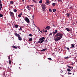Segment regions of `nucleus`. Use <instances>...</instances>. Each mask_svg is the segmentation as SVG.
Masks as SVG:
<instances>
[{
	"label": "nucleus",
	"mask_w": 77,
	"mask_h": 77,
	"mask_svg": "<svg viewBox=\"0 0 77 77\" xmlns=\"http://www.w3.org/2000/svg\"><path fill=\"white\" fill-rule=\"evenodd\" d=\"M57 30H55L54 32H55L56 33L55 35V37L56 38L54 39L55 41H59V40L62 39V38L63 36V34L60 33H59L57 32Z\"/></svg>",
	"instance_id": "f257e3e1"
},
{
	"label": "nucleus",
	"mask_w": 77,
	"mask_h": 77,
	"mask_svg": "<svg viewBox=\"0 0 77 77\" xmlns=\"http://www.w3.org/2000/svg\"><path fill=\"white\" fill-rule=\"evenodd\" d=\"M15 35L17 37H18V39L19 40V41H22V38L21 37V36L20 35V34L16 33L15 34Z\"/></svg>",
	"instance_id": "f03ea898"
},
{
	"label": "nucleus",
	"mask_w": 77,
	"mask_h": 77,
	"mask_svg": "<svg viewBox=\"0 0 77 77\" xmlns=\"http://www.w3.org/2000/svg\"><path fill=\"white\" fill-rule=\"evenodd\" d=\"M45 38L44 37H43L41 38H40L39 40V41H41V42L42 43L43 42H44L45 41Z\"/></svg>",
	"instance_id": "7ed1b4c3"
},
{
	"label": "nucleus",
	"mask_w": 77,
	"mask_h": 77,
	"mask_svg": "<svg viewBox=\"0 0 77 77\" xmlns=\"http://www.w3.org/2000/svg\"><path fill=\"white\" fill-rule=\"evenodd\" d=\"M24 20H25L27 22V23H30V20H29V19L28 18V17H25L24 18Z\"/></svg>",
	"instance_id": "20e7f679"
},
{
	"label": "nucleus",
	"mask_w": 77,
	"mask_h": 77,
	"mask_svg": "<svg viewBox=\"0 0 77 77\" xmlns=\"http://www.w3.org/2000/svg\"><path fill=\"white\" fill-rule=\"evenodd\" d=\"M46 6V5L45 4H42V9H43V11H45V10L46 9V7H45V6Z\"/></svg>",
	"instance_id": "39448f33"
},
{
	"label": "nucleus",
	"mask_w": 77,
	"mask_h": 77,
	"mask_svg": "<svg viewBox=\"0 0 77 77\" xmlns=\"http://www.w3.org/2000/svg\"><path fill=\"white\" fill-rule=\"evenodd\" d=\"M9 13L11 17H12V18H14V17H15L14 14L13 12H12L11 11H10Z\"/></svg>",
	"instance_id": "423d86ee"
},
{
	"label": "nucleus",
	"mask_w": 77,
	"mask_h": 77,
	"mask_svg": "<svg viewBox=\"0 0 77 77\" xmlns=\"http://www.w3.org/2000/svg\"><path fill=\"white\" fill-rule=\"evenodd\" d=\"M33 19H34V15H33L32 16V20L33 21V25L34 26H35V24L34 23V21H33Z\"/></svg>",
	"instance_id": "0eeeda50"
},
{
	"label": "nucleus",
	"mask_w": 77,
	"mask_h": 77,
	"mask_svg": "<svg viewBox=\"0 0 77 77\" xmlns=\"http://www.w3.org/2000/svg\"><path fill=\"white\" fill-rule=\"evenodd\" d=\"M46 5H49V4L50 3V1L49 0H47L46 1Z\"/></svg>",
	"instance_id": "6e6552de"
},
{
	"label": "nucleus",
	"mask_w": 77,
	"mask_h": 77,
	"mask_svg": "<svg viewBox=\"0 0 77 77\" xmlns=\"http://www.w3.org/2000/svg\"><path fill=\"white\" fill-rule=\"evenodd\" d=\"M66 30H67V32H70L71 30L69 29L68 28H67L65 29Z\"/></svg>",
	"instance_id": "1a4fd4ad"
},
{
	"label": "nucleus",
	"mask_w": 77,
	"mask_h": 77,
	"mask_svg": "<svg viewBox=\"0 0 77 77\" xmlns=\"http://www.w3.org/2000/svg\"><path fill=\"white\" fill-rule=\"evenodd\" d=\"M53 35V36H54L55 37V35H56V34H57V33H56V32H54L52 33Z\"/></svg>",
	"instance_id": "9d476101"
},
{
	"label": "nucleus",
	"mask_w": 77,
	"mask_h": 77,
	"mask_svg": "<svg viewBox=\"0 0 77 77\" xmlns=\"http://www.w3.org/2000/svg\"><path fill=\"white\" fill-rule=\"evenodd\" d=\"M71 47H70V48H73L74 47H75V45H74V44H71Z\"/></svg>",
	"instance_id": "9b49d317"
},
{
	"label": "nucleus",
	"mask_w": 77,
	"mask_h": 77,
	"mask_svg": "<svg viewBox=\"0 0 77 77\" xmlns=\"http://www.w3.org/2000/svg\"><path fill=\"white\" fill-rule=\"evenodd\" d=\"M19 27V26L18 25H14V27H15V28H18Z\"/></svg>",
	"instance_id": "f8f14e48"
},
{
	"label": "nucleus",
	"mask_w": 77,
	"mask_h": 77,
	"mask_svg": "<svg viewBox=\"0 0 77 77\" xmlns=\"http://www.w3.org/2000/svg\"><path fill=\"white\" fill-rule=\"evenodd\" d=\"M26 8L27 9H28V10H30V7H29V6H27V7H26Z\"/></svg>",
	"instance_id": "ddd939ff"
},
{
	"label": "nucleus",
	"mask_w": 77,
	"mask_h": 77,
	"mask_svg": "<svg viewBox=\"0 0 77 77\" xmlns=\"http://www.w3.org/2000/svg\"><path fill=\"white\" fill-rule=\"evenodd\" d=\"M10 3L11 5H13V4L14 3V1H10Z\"/></svg>",
	"instance_id": "4468645a"
},
{
	"label": "nucleus",
	"mask_w": 77,
	"mask_h": 77,
	"mask_svg": "<svg viewBox=\"0 0 77 77\" xmlns=\"http://www.w3.org/2000/svg\"><path fill=\"white\" fill-rule=\"evenodd\" d=\"M45 50H47L46 48H45L43 50H41V51H45Z\"/></svg>",
	"instance_id": "2eb2a0df"
},
{
	"label": "nucleus",
	"mask_w": 77,
	"mask_h": 77,
	"mask_svg": "<svg viewBox=\"0 0 77 77\" xmlns=\"http://www.w3.org/2000/svg\"><path fill=\"white\" fill-rule=\"evenodd\" d=\"M70 15V13H67L66 14V15H67V17H69Z\"/></svg>",
	"instance_id": "dca6fc26"
},
{
	"label": "nucleus",
	"mask_w": 77,
	"mask_h": 77,
	"mask_svg": "<svg viewBox=\"0 0 77 77\" xmlns=\"http://www.w3.org/2000/svg\"><path fill=\"white\" fill-rule=\"evenodd\" d=\"M37 44H41V43H42V42H41V41H39H39L38 42H36Z\"/></svg>",
	"instance_id": "f3484780"
},
{
	"label": "nucleus",
	"mask_w": 77,
	"mask_h": 77,
	"mask_svg": "<svg viewBox=\"0 0 77 77\" xmlns=\"http://www.w3.org/2000/svg\"><path fill=\"white\" fill-rule=\"evenodd\" d=\"M69 58V57H64V59H68Z\"/></svg>",
	"instance_id": "a211bd4d"
},
{
	"label": "nucleus",
	"mask_w": 77,
	"mask_h": 77,
	"mask_svg": "<svg viewBox=\"0 0 77 77\" xmlns=\"http://www.w3.org/2000/svg\"><path fill=\"white\" fill-rule=\"evenodd\" d=\"M3 5L2 4V1L0 0V6H2Z\"/></svg>",
	"instance_id": "6ab92c4d"
},
{
	"label": "nucleus",
	"mask_w": 77,
	"mask_h": 77,
	"mask_svg": "<svg viewBox=\"0 0 77 77\" xmlns=\"http://www.w3.org/2000/svg\"><path fill=\"white\" fill-rule=\"evenodd\" d=\"M67 71L68 72H70L71 71V69L69 68L67 69Z\"/></svg>",
	"instance_id": "aec40b11"
},
{
	"label": "nucleus",
	"mask_w": 77,
	"mask_h": 77,
	"mask_svg": "<svg viewBox=\"0 0 77 77\" xmlns=\"http://www.w3.org/2000/svg\"><path fill=\"white\" fill-rule=\"evenodd\" d=\"M52 5L54 7V6H55V5H56V3H53Z\"/></svg>",
	"instance_id": "412c9836"
},
{
	"label": "nucleus",
	"mask_w": 77,
	"mask_h": 77,
	"mask_svg": "<svg viewBox=\"0 0 77 77\" xmlns=\"http://www.w3.org/2000/svg\"><path fill=\"white\" fill-rule=\"evenodd\" d=\"M56 10L54 9H53V12H56Z\"/></svg>",
	"instance_id": "4be33fe9"
},
{
	"label": "nucleus",
	"mask_w": 77,
	"mask_h": 77,
	"mask_svg": "<svg viewBox=\"0 0 77 77\" xmlns=\"http://www.w3.org/2000/svg\"><path fill=\"white\" fill-rule=\"evenodd\" d=\"M3 17V15H2V14H0V17Z\"/></svg>",
	"instance_id": "5701e85b"
},
{
	"label": "nucleus",
	"mask_w": 77,
	"mask_h": 77,
	"mask_svg": "<svg viewBox=\"0 0 77 77\" xmlns=\"http://www.w3.org/2000/svg\"><path fill=\"white\" fill-rule=\"evenodd\" d=\"M49 11L50 12H52V11L51 10V8L49 9Z\"/></svg>",
	"instance_id": "b1692460"
},
{
	"label": "nucleus",
	"mask_w": 77,
	"mask_h": 77,
	"mask_svg": "<svg viewBox=\"0 0 77 77\" xmlns=\"http://www.w3.org/2000/svg\"><path fill=\"white\" fill-rule=\"evenodd\" d=\"M67 67H68V68H70V69H71L72 67L71 66H69L67 65Z\"/></svg>",
	"instance_id": "393cba45"
},
{
	"label": "nucleus",
	"mask_w": 77,
	"mask_h": 77,
	"mask_svg": "<svg viewBox=\"0 0 77 77\" xmlns=\"http://www.w3.org/2000/svg\"><path fill=\"white\" fill-rule=\"evenodd\" d=\"M32 38H30L29 39V41H32Z\"/></svg>",
	"instance_id": "a878e982"
},
{
	"label": "nucleus",
	"mask_w": 77,
	"mask_h": 77,
	"mask_svg": "<svg viewBox=\"0 0 77 77\" xmlns=\"http://www.w3.org/2000/svg\"><path fill=\"white\" fill-rule=\"evenodd\" d=\"M47 39H48V38H47L46 39V40L45 41V42H46V43H47V42H48V40H47Z\"/></svg>",
	"instance_id": "bb28decb"
},
{
	"label": "nucleus",
	"mask_w": 77,
	"mask_h": 77,
	"mask_svg": "<svg viewBox=\"0 0 77 77\" xmlns=\"http://www.w3.org/2000/svg\"><path fill=\"white\" fill-rule=\"evenodd\" d=\"M13 48H16V49H17V46H13Z\"/></svg>",
	"instance_id": "cd10ccee"
},
{
	"label": "nucleus",
	"mask_w": 77,
	"mask_h": 77,
	"mask_svg": "<svg viewBox=\"0 0 77 77\" xmlns=\"http://www.w3.org/2000/svg\"><path fill=\"white\" fill-rule=\"evenodd\" d=\"M14 12H17V10L16 9H14Z\"/></svg>",
	"instance_id": "c85d7f7f"
},
{
	"label": "nucleus",
	"mask_w": 77,
	"mask_h": 77,
	"mask_svg": "<svg viewBox=\"0 0 77 77\" xmlns=\"http://www.w3.org/2000/svg\"><path fill=\"white\" fill-rule=\"evenodd\" d=\"M42 3V0H41L39 1V3Z\"/></svg>",
	"instance_id": "c756f323"
},
{
	"label": "nucleus",
	"mask_w": 77,
	"mask_h": 77,
	"mask_svg": "<svg viewBox=\"0 0 77 77\" xmlns=\"http://www.w3.org/2000/svg\"><path fill=\"white\" fill-rule=\"evenodd\" d=\"M18 17H20V18L21 17V16L20 15V14L18 15Z\"/></svg>",
	"instance_id": "7c9ffc66"
},
{
	"label": "nucleus",
	"mask_w": 77,
	"mask_h": 77,
	"mask_svg": "<svg viewBox=\"0 0 77 77\" xmlns=\"http://www.w3.org/2000/svg\"><path fill=\"white\" fill-rule=\"evenodd\" d=\"M48 59L49 60H52V59L51 58H48Z\"/></svg>",
	"instance_id": "2f4dec72"
},
{
	"label": "nucleus",
	"mask_w": 77,
	"mask_h": 77,
	"mask_svg": "<svg viewBox=\"0 0 77 77\" xmlns=\"http://www.w3.org/2000/svg\"><path fill=\"white\" fill-rule=\"evenodd\" d=\"M9 64L10 65H11V60H9Z\"/></svg>",
	"instance_id": "473e14b6"
},
{
	"label": "nucleus",
	"mask_w": 77,
	"mask_h": 77,
	"mask_svg": "<svg viewBox=\"0 0 77 77\" xmlns=\"http://www.w3.org/2000/svg\"><path fill=\"white\" fill-rule=\"evenodd\" d=\"M58 2H62V0H57Z\"/></svg>",
	"instance_id": "72a5a7b5"
},
{
	"label": "nucleus",
	"mask_w": 77,
	"mask_h": 77,
	"mask_svg": "<svg viewBox=\"0 0 77 77\" xmlns=\"http://www.w3.org/2000/svg\"><path fill=\"white\" fill-rule=\"evenodd\" d=\"M69 9H73V7H72V6H71L69 7Z\"/></svg>",
	"instance_id": "f704fd0d"
},
{
	"label": "nucleus",
	"mask_w": 77,
	"mask_h": 77,
	"mask_svg": "<svg viewBox=\"0 0 77 77\" xmlns=\"http://www.w3.org/2000/svg\"><path fill=\"white\" fill-rule=\"evenodd\" d=\"M48 29H51V27L50 26H48Z\"/></svg>",
	"instance_id": "c9c22d12"
},
{
	"label": "nucleus",
	"mask_w": 77,
	"mask_h": 77,
	"mask_svg": "<svg viewBox=\"0 0 77 77\" xmlns=\"http://www.w3.org/2000/svg\"><path fill=\"white\" fill-rule=\"evenodd\" d=\"M68 75H69V74H72V73H70V72H68Z\"/></svg>",
	"instance_id": "e433bc0d"
},
{
	"label": "nucleus",
	"mask_w": 77,
	"mask_h": 77,
	"mask_svg": "<svg viewBox=\"0 0 77 77\" xmlns=\"http://www.w3.org/2000/svg\"><path fill=\"white\" fill-rule=\"evenodd\" d=\"M32 2H35V3H37V2L35 1V0H32Z\"/></svg>",
	"instance_id": "4c0bfd02"
},
{
	"label": "nucleus",
	"mask_w": 77,
	"mask_h": 77,
	"mask_svg": "<svg viewBox=\"0 0 77 77\" xmlns=\"http://www.w3.org/2000/svg\"><path fill=\"white\" fill-rule=\"evenodd\" d=\"M30 6H31V8H33V6H34V5H31Z\"/></svg>",
	"instance_id": "58836bf2"
},
{
	"label": "nucleus",
	"mask_w": 77,
	"mask_h": 77,
	"mask_svg": "<svg viewBox=\"0 0 77 77\" xmlns=\"http://www.w3.org/2000/svg\"><path fill=\"white\" fill-rule=\"evenodd\" d=\"M43 32H47V30H45V31H44Z\"/></svg>",
	"instance_id": "ea45409f"
},
{
	"label": "nucleus",
	"mask_w": 77,
	"mask_h": 77,
	"mask_svg": "<svg viewBox=\"0 0 77 77\" xmlns=\"http://www.w3.org/2000/svg\"><path fill=\"white\" fill-rule=\"evenodd\" d=\"M3 75H5V72H4L3 73Z\"/></svg>",
	"instance_id": "a19ab883"
},
{
	"label": "nucleus",
	"mask_w": 77,
	"mask_h": 77,
	"mask_svg": "<svg viewBox=\"0 0 77 77\" xmlns=\"http://www.w3.org/2000/svg\"><path fill=\"white\" fill-rule=\"evenodd\" d=\"M48 26H47L46 27L45 29H48Z\"/></svg>",
	"instance_id": "79ce46f5"
},
{
	"label": "nucleus",
	"mask_w": 77,
	"mask_h": 77,
	"mask_svg": "<svg viewBox=\"0 0 77 77\" xmlns=\"http://www.w3.org/2000/svg\"><path fill=\"white\" fill-rule=\"evenodd\" d=\"M52 33H50L49 34V36H50V35H52Z\"/></svg>",
	"instance_id": "37998d69"
},
{
	"label": "nucleus",
	"mask_w": 77,
	"mask_h": 77,
	"mask_svg": "<svg viewBox=\"0 0 77 77\" xmlns=\"http://www.w3.org/2000/svg\"><path fill=\"white\" fill-rule=\"evenodd\" d=\"M20 30L21 31V30H23V29L21 28V27H20Z\"/></svg>",
	"instance_id": "c03bdc74"
},
{
	"label": "nucleus",
	"mask_w": 77,
	"mask_h": 77,
	"mask_svg": "<svg viewBox=\"0 0 77 77\" xmlns=\"http://www.w3.org/2000/svg\"><path fill=\"white\" fill-rule=\"evenodd\" d=\"M8 59H9V60H10V59H11V58L10 57L8 56Z\"/></svg>",
	"instance_id": "a18cd8bd"
},
{
	"label": "nucleus",
	"mask_w": 77,
	"mask_h": 77,
	"mask_svg": "<svg viewBox=\"0 0 77 77\" xmlns=\"http://www.w3.org/2000/svg\"><path fill=\"white\" fill-rule=\"evenodd\" d=\"M32 35L31 34H30L29 35V36H31Z\"/></svg>",
	"instance_id": "49530a36"
},
{
	"label": "nucleus",
	"mask_w": 77,
	"mask_h": 77,
	"mask_svg": "<svg viewBox=\"0 0 77 77\" xmlns=\"http://www.w3.org/2000/svg\"><path fill=\"white\" fill-rule=\"evenodd\" d=\"M2 8V6H1L0 7V10H1V9Z\"/></svg>",
	"instance_id": "de8ad7c7"
},
{
	"label": "nucleus",
	"mask_w": 77,
	"mask_h": 77,
	"mask_svg": "<svg viewBox=\"0 0 77 77\" xmlns=\"http://www.w3.org/2000/svg\"><path fill=\"white\" fill-rule=\"evenodd\" d=\"M67 50H69V48H67Z\"/></svg>",
	"instance_id": "09e8293b"
},
{
	"label": "nucleus",
	"mask_w": 77,
	"mask_h": 77,
	"mask_svg": "<svg viewBox=\"0 0 77 77\" xmlns=\"http://www.w3.org/2000/svg\"><path fill=\"white\" fill-rule=\"evenodd\" d=\"M20 15L21 16V15H23V14H22V13H21L20 14Z\"/></svg>",
	"instance_id": "8fccbe9b"
},
{
	"label": "nucleus",
	"mask_w": 77,
	"mask_h": 77,
	"mask_svg": "<svg viewBox=\"0 0 77 77\" xmlns=\"http://www.w3.org/2000/svg\"><path fill=\"white\" fill-rule=\"evenodd\" d=\"M37 28L38 29H39V27H38V26H37Z\"/></svg>",
	"instance_id": "3c124183"
},
{
	"label": "nucleus",
	"mask_w": 77,
	"mask_h": 77,
	"mask_svg": "<svg viewBox=\"0 0 77 77\" xmlns=\"http://www.w3.org/2000/svg\"><path fill=\"white\" fill-rule=\"evenodd\" d=\"M38 31H40V29H38Z\"/></svg>",
	"instance_id": "603ef678"
},
{
	"label": "nucleus",
	"mask_w": 77,
	"mask_h": 77,
	"mask_svg": "<svg viewBox=\"0 0 77 77\" xmlns=\"http://www.w3.org/2000/svg\"><path fill=\"white\" fill-rule=\"evenodd\" d=\"M35 26V27H37V26H36V25H34Z\"/></svg>",
	"instance_id": "864d4df0"
},
{
	"label": "nucleus",
	"mask_w": 77,
	"mask_h": 77,
	"mask_svg": "<svg viewBox=\"0 0 77 77\" xmlns=\"http://www.w3.org/2000/svg\"><path fill=\"white\" fill-rule=\"evenodd\" d=\"M40 32H41V33H42V31H40Z\"/></svg>",
	"instance_id": "5fc2aeb1"
},
{
	"label": "nucleus",
	"mask_w": 77,
	"mask_h": 77,
	"mask_svg": "<svg viewBox=\"0 0 77 77\" xmlns=\"http://www.w3.org/2000/svg\"><path fill=\"white\" fill-rule=\"evenodd\" d=\"M71 68H72V69H73V67H71Z\"/></svg>",
	"instance_id": "6e6d98bb"
},
{
	"label": "nucleus",
	"mask_w": 77,
	"mask_h": 77,
	"mask_svg": "<svg viewBox=\"0 0 77 77\" xmlns=\"http://www.w3.org/2000/svg\"><path fill=\"white\" fill-rule=\"evenodd\" d=\"M24 0H22V2H24Z\"/></svg>",
	"instance_id": "4d7b16f0"
},
{
	"label": "nucleus",
	"mask_w": 77,
	"mask_h": 77,
	"mask_svg": "<svg viewBox=\"0 0 77 77\" xmlns=\"http://www.w3.org/2000/svg\"><path fill=\"white\" fill-rule=\"evenodd\" d=\"M5 18H6V17H5Z\"/></svg>",
	"instance_id": "13d9d810"
},
{
	"label": "nucleus",
	"mask_w": 77,
	"mask_h": 77,
	"mask_svg": "<svg viewBox=\"0 0 77 77\" xmlns=\"http://www.w3.org/2000/svg\"><path fill=\"white\" fill-rule=\"evenodd\" d=\"M44 30L43 29V32H44Z\"/></svg>",
	"instance_id": "bf43d9fd"
},
{
	"label": "nucleus",
	"mask_w": 77,
	"mask_h": 77,
	"mask_svg": "<svg viewBox=\"0 0 77 77\" xmlns=\"http://www.w3.org/2000/svg\"><path fill=\"white\" fill-rule=\"evenodd\" d=\"M52 1H53L54 0H51Z\"/></svg>",
	"instance_id": "052dcab7"
},
{
	"label": "nucleus",
	"mask_w": 77,
	"mask_h": 77,
	"mask_svg": "<svg viewBox=\"0 0 77 77\" xmlns=\"http://www.w3.org/2000/svg\"><path fill=\"white\" fill-rule=\"evenodd\" d=\"M19 30H20V29H19Z\"/></svg>",
	"instance_id": "680f3d73"
},
{
	"label": "nucleus",
	"mask_w": 77,
	"mask_h": 77,
	"mask_svg": "<svg viewBox=\"0 0 77 77\" xmlns=\"http://www.w3.org/2000/svg\"><path fill=\"white\" fill-rule=\"evenodd\" d=\"M19 69H20V67H19Z\"/></svg>",
	"instance_id": "e2e57ef3"
},
{
	"label": "nucleus",
	"mask_w": 77,
	"mask_h": 77,
	"mask_svg": "<svg viewBox=\"0 0 77 77\" xmlns=\"http://www.w3.org/2000/svg\"><path fill=\"white\" fill-rule=\"evenodd\" d=\"M59 50H60V49H59Z\"/></svg>",
	"instance_id": "0e129e2a"
},
{
	"label": "nucleus",
	"mask_w": 77,
	"mask_h": 77,
	"mask_svg": "<svg viewBox=\"0 0 77 77\" xmlns=\"http://www.w3.org/2000/svg\"><path fill=\"white\" fill-rule=\"evenodd\" d=\"M69 50V51H70V50Z\"/></svg>",
	"instance_id": "69168bd1"
},
{
	"label": "nucleus",
	"mask_w": 77,
	"mask_h": 77,
	"mask_svg": "<svg viewBox=\"0 0 77 77\" xmlns=\"http://www.w3.org/2000/svg\"><path fill=\"white\" fill-rule=\"evenodd\" d=\"M5 20H6V19H5Z\"/></svg>",
	"instance_id": "338daca9"
},
{
	"label": "nucleus",
	"mask_w": 77,
	"mask_h": 77,
	"mask_svg": "<svg viewBox=\"0 0 77 77\" xmlns=\"http://www.w3.org/2000/svg\"><path fill=\"white\" fill-rule=\"evenodd\" d=\"M73 75H74V74H73Z\"/></svg>",
	"instance_id": "774afa93"
}]
</instances>
